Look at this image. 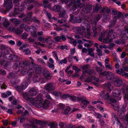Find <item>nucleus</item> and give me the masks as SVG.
Segmentation results:
<instances>
[{
  "mask_svg": "<svg viewBox=\"0 0 128 128\" xmlns=\"http://www.w3.org/2000/svg\"><path fill=\"white\" fill-rule=\"evenodd\" d=\"M44 75L47 80H49L50 79L51 77L48 71H44Z\"/></svg>",
  "mask_w": 128,
  "mask_h": 128,
  "instance_id": "aec40b11",
  "label": "nucleus"
},
{
  "mask_svg": "<svg viewBox=\"0 0 128 128\" xmlns=\"http://www.w3.org/2000/svg\"><path fill=\"white\" fill-rule=\"evenodd\" d=\"M26 111L25 110L24 108L22 109H19L18 110L16 111V112L18 114H20L22 116H24V114H23V112H25Z\"/></svg>",
  "mask_w": 128,
  "mask_h": 128,
  "instance_id": "b1692460",
  "label": "nucleus"
},
{
  "mask_svg": "<svg viewBox=\"0 0 128 128\" xmlns=\"http://www.w3.org/2000/svg\"><path fill=\"white\" fill-rule=\"evenodd\" d=\"M33 70L31 68L28 70L27 68H25L21 71V73L23 74H27L29 76L28 79V80H33L35 82L37 81V78L38 77V74H33Z\"/></svg>",
  "mask_w": 128,
  "mask_h": 128,
  "instance_id": "f257e3e1",
  "label": "nucleus"
},
{
  "mask_svg": "<svg viewBox=\"0 0 128 128\" xmlns=\"http://www.w3.org/2000/svg\"><path fill=\"white\" fill-rule=\"evenodd\" d=\"M46 90L48 91L50 90H53L55 89V87L53 86L51 82L47 84L45 86Z\"/></svg>",
  "mask_w": 128,
  "mask_h": 128,
  "instance_id": "6e6552de",
  "label": "nucleus"
},
{
  "mask_svg": "<svg viewBox=\"0 0 128 128\" xmlns=\"http://www.w3.org/2000/svg\"><path fill=\"white\" fill-rule=\"evenodd\" d=\"M70 108L69 107H68L67 108L64 110V113L65 114H68V113L70 112Z\"/></svg>",
  "mask_w": 128,
  "mask_h": 128,
  "instance_id": "a19ab883",
  "label": "nucleus"
},
{
  "mask_svg": "<svg viewBox=\"0 0 128 128\" xmlns=\"http://www.w3.org/2000/svg\"><path fill=\"white\" fill-rule=\"evenodd\" d=\"M19 59L20 58L18 57V56L14 54L13 59L12 60L14 61H15L16 60V61H18V60H19Z\"/></svg>",
  "mask_w": 128,
  "mask_h": 128,
  "instance_id": "0e129e2a",
  "label": "nucleus"
},
{
  "mask_svg": "<svg viewBox=\"0 0 128 128\" xmlns=\"http://www.w3.org/2000/svg\"><path fill=\"white\" fill-rule=\"evenodd\" d=\"M6 47L4 45H2L1 46V48L2 49V55L4 56L6 55L9 53V51L6 48Z\"/></svg>",
  "mask_w": 128,
  "mask_h": 128,
  "instance_id": "9d476101",
  "label": "nucleus"
},
{
  "mask_svg": "<svg viewBox=\"0 0 128 128\" xmlns=\"http://www.w3.org/2000/svg\"><path fill=\"white\" fill-rule=\"evenodd\" d=\"M108 74L106 76V78L108 80H112L114 78L115 76L114 73L108 71Z\"/></svg>",
  "mask_w": 128,
  "mask_h": 128,
  "instance_id": "a211bd4d",
  "label": "nucleus"
},
{
  "mask_svg": "<svg viewBox=\"0 0 128 128\" xmlns=\"http://www.w3.org/2000/svg\"><path fill=\"white\" fill-rule=\"evenodd\" d=\"M104 86L108 91L112 90L113 88V86H112L110 83L108 82L104 84Z\"/></svg>",
  "mask_w": 128,
  "mask_h": 128,
  "instance_id": "412c9836",
  "label": "nucleus"
},
{
  "mask_svg": "<svg viewBox=\"0 0 128 128\" xmlns=\"http://www.w3.org/2000/svg\"><path fill=\"white\" fill-rule=\"evenodd\" d=\"M101 8L102 6L100 5L95 4L93 7V12H97Z\"/></svg>",
  "mask_w": 128,
  "mask_h": 128,
  "instance_id": "4468645a",
  "label": "nucleus"
},
{
  "mask_svg": "<svg viewBox=\"0 0 128 128\" xmlns=\"http://www.w3.org/2000/svg\"><path fill=\"white\" fill-rule=\"evenodd\" d=\"M109 37H110L108 36V34L107 38L103 39V42L105 43L108 44L112 42L113 41L112 38H111L110 39Z\"/></svg>",
  "mask_w": 128,
  "mask_h": 128,
  "instance_id": "4be33fe9",
  "label": "nucleus"
},
{
  "mask_svg": "<svg viewBox=\"0 0 128 128\" xmlns=\"http://www.w3.org/2000/svg\"><path fill=\"white\" fill-rule=\"evenodd\" d=\"M80 0H71L70 1L68 6L69 7L72 6V8L74 10H75L78 7L77 5L80 3Z\"/></svg>",
  "mask_w": 128,
  "mask_h": 128,
  "instance_id": "7ed1b4c3",
  "label": "nucleus"
},
{
  "mask_svg": "<svg viewBox=\"0 0 128 128\" xmlns=\"http://www.w3.org/2000/svg\"><path fill=\"white\" fill-rule=\"evenodd\" d=\"M108 100L111 103L115 104L117 102L115 100L112 98L109 99Z\"/></svg>",
  "mask_w": 128,
  "mask_h": 128,
  "instance_id": "e2e57ef3",
  "label": "nucleus"
},
{
  "mask_svg": "<svg viewBox=\"0 0 128 128\" xmlns=\"http://www.w3.org/2000/svg\"><path fill=\"white\" fill-rule=\"evenodd\" d=\"M66 10L64 9H62L60 11L59 14L60 17H62L64 16V15L66 14Z\"/></svg>",
  "mask_w": 128,
  "mask_h": 128,
  "instance_id": "2f4dec72",
  "label": "nucleus"
},
{
  "mask_svg": "<svg viewBox=\"0 0 128 128\" xmlns=\"http://www.w3.org/2000/svg\"><path fill=\"white\" fill-rule=\"evenodd\" d=\"M27 126L28 127H31L32 128H38L37 125L34 124H27Z\"/></svg>",
  "mask_w": 128,
  "mask_h": 128,
  "instance_id": "a18cd8bd",
  "label": "nucleus"
},
{
  "mask_svg": "<svg viewBox=\"0 0 128 128\" xmlns=\"http://www.w3.org/2000/svg\"><path fill=\"white\" fill-rule=\"evenodd\" d=\"M92 9V6L90 5H87L86 7L83 8L82 10L84 12L88 13L90 12Z\"/></svg>",
  "mask_w": 128,
  "mask_h": 128,
  "instance_id": "2eb2a0df",
  "label": "nucleus"
},
{
  "mask_svg": "<svg viewBox=\"0 0 128 128\" xmlns=\"http://www.w3.org/2000/svg\"><path fill=\"white\" fill-rule=\"evenodd\" d=\"M30 20L31 21H33L34 22L37 23H39L40 22L39 20L36 18L35 17H33L32 19Z\"/></svg>",
  "mask_w": 128,
  "mask_h": 128,
  "instance_id": "4d7b16f0",
  "label": "nucleus"
},
{
  "mask_svg": "<svg viewBox=\"0 0 128 128\" xmlns=\"http://www.w3.org/2000/svg\"><path fill=\"white\" fill-rule=\"evenodd\" d=\"M100 17L99 15H97L94 18V21L95 23L97 22L100 19Z\"/></svg>",
  "mask_w": 128,
  "mask_h": 128,
  "instance_id": "3c124183",
  "label": "nucleus"
},
{
  "mask_svg": "<svg viewBox=\"0 0 128 128\" xmlns=\"http://www.w3.org/2000/svg\"><path fill=\"white\" fill-rule=\"evenodd\" d=\"M102 11L103 12H106L107 13V14H108L110 12V10L109 8L106 7L102 8Z\"/></svg>",
  "mask_w": 128,
  "mask_h": 128,
  "instance_id": "4c0bfd02",
  "label": "nucleus"
},
{
  "mask_svg": "<svg viewBox=\"0 0 128 128\" xmlns=\"http://www.w3.org/2000/svg\"><path fill=\"white\" fill-rule=\"evenodd\" d=\"M42 67L41 66L36 65L34 69L36 72L37 74H40L42 72Z\"/></svg>",
  "mask_w": 128,
  "mask_h": 128,
  "instance_id": "f3484780",
  "label": "nucleus"
},
{
  "mask_svg": "<svg viewBox=\"0 0 128 128\" xmlns=\"http://www.w3.org/2000/svg\"><path fill=\"white\" fill-rule=\"evenodd\" d=\"M73 100L74 102H80L82 101V104L87 106L90 102L88 101L87 100L86 98L85 97L82 96L80 98L76 96H73Z\"/></svg>",
  "mask_w": 128,
  "mask_h": 128,
  "instance_id": "f03ea898",
  "label": "nucleus"
},
{
  "mask_svg": "<svg viewBox=\"0 0 128 128\" xmlns=\"http://www.w3.org/2000/svg\"><path fill=\"white\" fill-rule=\"evenodd\" d=\"M103 98L104 100L106 99L107 100H108V99L109 100V97L108 93V92L106 94L103 96Z\"/></svg>",
  "mask_w": 128,
  "mask_h": 128,
  "instance_id": "69168bd1",
  "label": "nucleus"
},
{
  "mask_svg": "<svg viewBox=\"0 0 128 128\" xmlns=\"http://www.w3.org/2000/svg\"><path fill=\"white\" fill-rule=\"evenodd\" d=\"M27 101L30 102L33 105H34L36 104L35 99L33 98H29L28 100Z\"/></svg>",
  "mask_w": 128,
  "mask_h": 128,
  "instance_id": "7c9ffc66",
  "label": "nucleus"
},
{
  "mask_svg": "<svg viewBox=\"0 0 128 128\" xmlns=\"http://www.w3.org/2000/svg\"><path fill=\"white\" fill-rule=\"evenodd\" d=\"M14 87L16 90L18 92H22L24 89L21 86L16 85Z\"/></svg>",
  "mask_w": 128,
  "mask_h": 128,
  "instance_id": "f704fd0d",
  "label": "nucleus"
},
{
  "mask_svg": "<svg viewBox=\"0 0 128 128\" xmlns=\"http://www.w3.org/2000/svg\"><path fill=\"white\" fill-rule=\"evenodd\" d=\"M66 128H75L74 125L70 124H67L66 127Z\"/></svg>",
  "mask_w": 128,
  "mask_h": 128,
  "instance_id": "052dcab7",
  "label": "nucleus"
},
{
  "mask_svg": "<svg viewBox=\"0 0 128 128\" xmlns=\"http://www.w3.org/2000/svg\"><path fill=\"white\" fill-rule=\"evenodd\" d=\"M74 20L75 22L78 23H80L82 21V18L78 17L75 18Z\"/></svg>",
  "mask_w": 128,
  "mask_h": 128,
  "instance_id": "79ce46f5",
  "label": "nucleus"
},
{
  "mask_svg": "<svg viewBox=\"0 0 128 128\" xmlns=\"http://www.w3.org/2000/svg\"><path fill=\"white\" fill-rule=\"evenodd\" d=\"M4 18V21L3 23V24L5 27L7 28L10 25V24L8 22L6 18Z\"/></svg>",
  "mask_w": 128,
  "mask_h": 128,
  "instance_id": "393cba45",
  "label": "nucleus"
},
{
  "mask_svg": "<svg viewBox=\"0 0 128 128\" xmlns=\"http://www.w3.org/2000/svg\"><path fill=\"white\" fill-rule=\"evenodd\" d=\"M82 69L83 70H86L90 68V66L89 65L86 64L84 66H83L82 67Z\"/></svg>",
  "mask_w": 128,
  "mask_h": 128,
  "instance_id": "8fccbe9b",
  "label": "nucleus"
},
{
  "mask_svg": "<svg viewBox=\"0 0 128 128\" xmlns=\"http://www.w3.org/2000/svg\"><path fill=\"white\" fill-rule=\"evenodd\" d=\"M70 39L71 40V42L72 43L74 46H76L78 43V42L75 40L74 39L72 38H70Z\"/></svg>",
  "mask_w": 128,
  "mask_h": 128,
  "instance_id": "49530a36",
  "label": "nucleus"
},
{
  "mask_svg": "<svg viewBox=\"0 0 128 128\" xmlns=\"http://www.w3.org/2000/svg\"><path fill=\"white\" fill-rule=\"evenodd\" d=\"M94 50L92 48H90L88 49V54L91 56L92 57H94V53L93 52Z\"/></svg>",
  "mask_w": 128,
  "mask_h": 128,
  "instance_id": "cd10ccee",
  "label": "nucleus"
},
{
  "mask_svg": "<svg viewBox=\"0 0 128 128\" xmlns=\"http://www.w3.org/2000/svg\"><path fill=\"white\" fill-rule=\"evenodd\" d=\"M10 20L11 22L14 23L15 24H18L20 23V21L16 18H11Z\"/></svg>",
  "mask_w": 128,
  "mask_h": 128,
  "instance_id": "a878e982",
  "label": "nucleus"
},
{
  "mask_svg": "<svg viewBox=\"0 0 128 128\" xmlns=\"http://www.w3.org/2000/svg\"><path fill=\"white\" fill-rule=\"evenodd\" d=\"M67 58H64L63 60H61L60 62V63L61 64H66L67 63Z\"/></svg>",
  "mask_w": 128,
  "mask_h": 128,
  "instance_id": "864d4df0",
  "label": "nucleus"
},
{
  "mask_svg": "<svg viewBox=\"0 0 128 128\" xmlns=\"http://www.w3.org/2000/svg\"><path fill=\"white\" fill-rule=\"evenodd\" d=\"M14 54H12L8 53L6 56H4V58L9 60H12L13 59Z\"/></svg>",
  "mask_w": 128,
  "mask_h": 128,
  "instance_id": "c85d7f7f",
  "label": "nucleus"
},
{
  "mask_svg": "<svg viewBox=\"0 0 128 128\" xmlns=\"http://www.w3.org/2000/svg\"><path fill=\"white\" fill-rule=\"evenodd\" d=\"M15 30L16 33L18 34H21L22 32L21 30L18 28L16 29Z\"/></svg>",
  "mask_w": 128,
  "mask_h": 128,
  "instance_id": "774afa93",
  "label": "nucleus"
},
{
  "mask_svg": "<svg viewBox=\"0 0 128 128\" xmlns=\"http://www.w3.org/2000/svg\"><path fill=\"white\" fill-rule=\"evenodd\" d=\"M108 34V36L111 37L112 39L116 38L117 37L116 33L112 29L110 30Z\"/></svg>",
  "mask_w": 128,
  "mask_h": 128,
  "instance_id": "1a4fd4ad",
  "label": "nucleus"
},
{
  "mask_svg": "<svg viewBox=\"0 0 128 128\" xmlns=\"http://www.w3.org/2000/svg\"><path fill=\"white\" fill-rule=\"evenodd\" d=\"M15 76V75L14 73L11 72L10 73L7 77L8 78L12 79V78H14Z\"/></svg>",
  "mask_w": 128,
  "mask_h": 128,
  "instance_id": "603ef678",
  "label": "nucleus"
},
{
  "mask_svg": "<svg viewBox=\"0 0 128 128\" xmlns=\"http://www.w3.org/2000/svg\"><path fill=\"white\" fill-rule=\"evenodd\" d=\"M22 51L24 52L25 54L26 55H29L31 54V51L28 48L22 49Z\"/></svg>",
  "mask_w": 128,
  "mask_h": 128,
  "instance_id": "bb28decb",
  "label": "nucleus"
},
{
  "mask_svg": "<svg viewBox=\"0 0 128 128\" xmlns=\"http://www.w3.org/2000/svg\"><path fill=\"white\" fill-rule=\"evenodd\" d=\"M61 8L60 6L58 5H56L54 6L53 8V10L54 11L56 12L59 11Z\"/></svg>",
  "mask_w": 128,
  "mask_h": 128,
  "instance_id": "473e14b6",
  "label": "nucleus"
},
{
  "mask_svg": "<svg viewBox=\"0 0 128 128\" xmlns=\"http://www.w3.org/2000/svg\"><path fill=\"white\" fill-rule=\"evenodd\" d=\"M19 0H14V2L16 4L17 6H18L17 8L19 10L21 11H23L24 10V8H21V9L20 8V7L18 6L19 5L18 1Z\"/></svg>",
  "mask_w": 128,
  "mask_h": 128,
  "instance_id": "c9c22d12",
  "label": "nucleus"
},
{
  "mask_svg": "<svg viewBox=\"0 0 128 128\" xmlns=\"http://www.w3.org/2000/svg\"><path fill=\"white\" fill-rule=\"evenodd\" d=\"M60 48L62 50L66 49V50H68L69 48L67 45H62L60 46Z\"/></svg>",
  "mask_w": 128,
  "mask_h": 128,
  "instance_id": "13d9d810",
  "label": "nucleus"
},
{
  "mask_svg": "<svg viewBox=\"0 0 128 128\" xmlns=\"http://www.w3.org/2000/svg\"><path fill=\"white\" fill-rule=\"evenodd\" d=\"M53 55L54 57L55 58V59L58 61H59V59L58 58V57L57 56V54L56 52L54 51L52 52Z\"/></svg>",
  "mask_w": 128,
  "mask_h": 128,
  "instance_id": "5fc2aeb1",
  "label": "nucleus"
},
{
  "mask_svg": "<svg viewBox=\"0 0 128 128\" xmlns=\"http://www.w3.org/2000/svg\"><path fill=\"white\" fill-rule=\"evenodd\" d=\"M42 94H39L35 98L36 106L37 107L38 106L40 105L43 102V99L42 98Z\"/></svg>",
  "mask_w": 128,
  "mask_h": 128,
  "instance_id": "39448f33",
  "label": "nucleus"
},
{
  "mask_svg": "<svg viewBox=\"0 0 128 128\" xmlns=\"http://www.w3.org/2000/svg\"><path fill=\"white\" fill-rule=\"evenodd\" d=\"M38 92V88L36 87L32 88L29 91V94L32 96L36 95Z\"/></svg>",
  "mask_w": 128,
  "mask_h": 128,
  "instance_id": "0eeeda50",
  "label": "nucleus"
},
{
  "mask_svg": "<svg viewBox=\"0 0 128 128\" xmlns=\"http://www.w3.org/2000/svg\"><path fill=\"white\" fill-rule=\"evenodd\" d=\"M52 94L56 96H58L61 94V92L59 91L56 90L52 92Z\"/></svg>",
  "mask_w": 128,
  "mask_h": 128,
  "instance_id": "ea45409f",
  "label": "nucleus"
},
{
  "mask_svg": "<svg viewBox=\"0 0 128 128\" xmlns=\"http://www.w3.org/2000/svg\"><path fill=\"white\" fill-rule=\"evenodd\" d=\"M95 70L97 72L100 73L102 71L103 69L100 68L96 66L95 67Z\"/></svg>",
  "mask_w": 128,
  "mask_h": 128,
  "instance_id": "bf43d9fd",
  "label": "nucleus"
},
{
  "mask_svg": "<svg viewBox=\"0 0 128 128\" xmlns=\"http://www.w3.org/2000/svg\"><path fill=\"white\" fill-rule=\"evenodd\" d=\"M67 21L66 19L63 18L61 20H58L57 21V22L58 23H59L60 24H62L65 23Z\"/></svg>",
  "mask_w": 128,
  "mask_h": 128,
  "instance_id": "c03bdc74",
  "label": "nucleus"
},
{
  "mask_svg": "<svg viewBox=\"0 0 128 128\" xmlns=\"http://www.w3.org/2000/svg\"><path fill=\"white\" fill-rule=\"evenodd\" d=\"M29 94V92H26L22 94L23 98L26 100H28V99L30 98Z\"/></svg>",
  "mask_w": 128,
  "mask_h": 128,
  "instance_id": "c756f323",
  "label": "nucleus"
},
{
  "mask_svg": "<svg viewBox=\"0 0 128 128\" xmlns=\"http://www.w3.org/2000/svg\"><path fill=\"white\" fill-rule=\"evenodd\" d=\"M28 28L32 35L34 36H36V28L35 26H31L30 27H28Z\"/></svg>",
  "mask_w": 128,
  "mask_h": 128,
  "instance_id": "f8f14e48",
  "label": "nucleus"
},
{
  "mask_svg": "<svg viewBox=\"0 0 128 128\" xmlns=\"http://www.w3.org/2000/svg\"><path fill=\"white\" fill-rule=\"evenodd\" d=\"M17 80L14 77L12 78V79H11L10 82L12 84L14 85L17 83Z\"/></svg>",
  "mask_w": 128,
  "mask_h": 128,
  "instance_id": "37998d69",
  "label": "nucleus"
},
{
  "mask_svg": "<svg viewBox=\"0 0 128 128\" xmlns=\"http://www.w3.org/2000/svg\"><path fill=\"white\" fill-rule=\"evenodd\" d=\"M92 30L94 34L93 36L95 37L98 34V32H96V28L95 27H93L92 28Z\"/></svg>",
  "mask_w": 128,
  "mask_h": 128,
  "instance_id": "de8ad7c7",
  "label": "nucleus"
},
{
  "mask_svg": "<svg viewBox=\"0 0 128 128\" xmlns=\"http://www.w3.org/2000/svg\"><path fill=\"white\" fill-rule=\"evenodd\" d=\"M112 12L113 14V20L114 22H116L120 17L122 16V12L115 10H112Z\"/></svg>",
  "mask_w": 128,
  "mask_h": 128,
  "instance_id": "20e7f679",
  "label": "nucleus"
},
{
  "mask_svg": "<svg viewBox=\"0 0 128 128\" xmlns=\"http://www.w3.org/2000/svg\"><path fill=\"white\" fill-rule=\"evenodd\" d=\"M23 21L27 22L28 21L30 20V19L27 16H26L23 18Z\"/></svg>",
  "mask_w": 128,
  "mask_h": 128,
  "instance_id": "338daca9",
  "label": "nucleus"
},
{
  "mask_svg": "<svg viewBox=\"0 0 128 128\" xmlns=\"http://www.w3.org/2000/svg\"><path fill=\"white\" fill-rule=\"evenodd\" d=\"M126 35H124V37L122 36V38L118 40L117 41L116 43L118 44H124L125 43L126 41Z\"/></svg>",
  "mask_w": 128,
  "mask_h": 128,
  "instance_id": "dca6fc26",
  "label": "nucleus"
},
{
  "mask_svg": "<svg viewBox=\"0 0 128 128\" xmlns=\"http://www.w3.org/2000/svg\"><path fill=\"white\" fill-rule=\"evenodd\" d=\"M48 66L50 68H53V70L54 68V66L53 64H52L48 62L47 63Z\"/></svg>",
  "mask_w": 128,
  "mask_h": 128,
  "instance_id": "6e6d98bb",
  "label": "nucleus"
},
{
  "mask_svg": "<svg viewBox=\"0 0 128 128\" xmlns=\"http://www.w3.org/2000/svg\"><path fill=\"white\" fill-rule=\"evenodd\" d=\"M120 93L121 92L120 90L116 89L113 90L112 94L114 96L117 97L120 94Z\"/></svg>",
  "mask_w": 128,
  "mask_h": 128,
  "instance_id": "6ab92c4d",
  "label": "nucleus"
},
{
  "mask_svg": "<svg viewBox=\"0 0 128 128\" xmlns=\"http://www.w3.org/2000/svg\"><path fill=\"white\" fill-rule=\"evenodd\" d=\"M108 71H104L100 72L99 74V76L100 77H102V76H107L108 74Z\"/></svg>",
  "mask_w": 128,
  "mask_h": 128,
  "instance_id": "72a5a7b5",
  "label": "nucleus"
},
{
  "mask_svg": "<svg viewBox=\"0 0 128 128\" xmlns=\"http://www.w3.org/2000/svg\"><path fill=\"white\" fill-rule=\"evenodd\" d=\"M72 69L76 70V72H79L80 70V69L76 66H72Z\"/></svg>",
  "mask_w": 128,
  "mask_h": 128,
  "instance_id": "680f3d73",
  "label": "nucleus"
},
{
  "mask_svg": "<svg viewBox=\"0 0 128 128\" xmlns=\"http://www.w3.org/2000/svg\"><path fill=\"white\" fill-rule=\"evenodd\" d=\"M21 86L23 89H24L27 88L28 86V84L26 82H23L22 83Z\"/></svg>",
  "mask_w": 128,
  "mask_h": 128,
  "instance_id": "09e8293b",
  "label": "nucleus"
},
{
  "mask_svg": "<svg viewBox=\"0 0 128 128\" xmlns=\"http://www.w3.org/2000/svg\"><path fill=\"white\" fill-rule=\"evenodd\" d=\"M114 85L116 86L119 87L122 84V79L120 78H116L114 82Z\"/></svg>",
  "mask_w": 128,
  "mask_h": 128,
  "instance_id": "ddd939ff",
  "label": "nucleus"
},
{
  "mask_svg": "<svg viewBox=\"0 0 128 128\" xmlns=\"http://www.w3.org/2000/svg\"><path fill=\"white\" fill-rule=\"evenodd\" d=\"M50 103V102L48 100H46L43 104L42 103L41 105L38 106L37 108H40L43 107L44 108H47L48 107Z\"/></svg>",
  "mask_w": 128,
  "mask_h": 128,
  "instance_id": "9b49d317",
  "label": "nucleus"
},
{
  "mask_svg": "<svg viewBox=\"0 0 128 128\" xmlns=\"http://www.w3.org/2000/svg\"><path fill=\"white\" fill-rule=\"evenodd\" d=\"M73 96L74 97H76V96H74L72 95H70L68 94H64L62 95V98H64V99H66V98L69 97V99L72 100V101H74L73 100Z\"/></svg>",
  "mask_w": 128,
  "mask_h": 128,
  "instance_id": "5701e85b",
  "label": "nucleus"
},
{
  "mask_svg": "<svg viewBox=\"0 0 128 128\" xmlns=\"http://www.w3.org/2000/svg\"><path fill=\"white\" fill-rule=\"evenodd\" d=\"M4 6L7 10L11 9L13 6L12 0H5L4 4Z\"/></svg>",
  "mask_w": 128,
  "mask_h": 128,
  "instance_id": "423d86ee",
  "label": "nucleus"
},
{
  "mask_svg": "<svg viewBox=\"0 0 128 128\" xmlns=\"http://www.w3.org/2000/svg\"><path fill=\"white\" fill-rule=\"evenodd\" d=\"M105 68L109 70H112V66L109 63L105 64Z\"/></svg>",
  "mask_w": 128,
  "mask_h": 128,
  "instance_id": "e433bc0d",
  "label": "nucleus"
},
{
  "mask_svg": "<svg viewBox=\"0 0 128 128\" xmlns=\"http://www.w3.org/2000/svg\"><path fill=\"white\" fill-rule=\"evenodd\" d=\"M96 51L97 52V54L98 56H101L103 55L102 51L100 49L98 48H97V49L96 50Z\"/></svg>",
  "mask_w": 128,
  "mask_h": 128,
  "instance_id": "58836bf2",
  "label": "nucleus"
}]
</instances>
